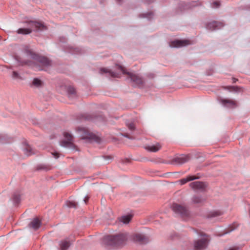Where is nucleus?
I'll list each match as a JSON object with an SVG mask.
<instances>
[{"label":"nucleus","mask_w":250,"mask_h":250,"mask_svg":"<svg viewBox=\"0 0 250 250\" xmlns=\"http://www.w3.org/2000/svg\"><path fill=\"white\" fill-rule=\"evenodd\" d=\"M222 214V212L220 211H214L212 212H211L209 215L208 216L209 217H214L218 216H220Z\"/></svg>","instance_id":"nucleus-26"},{"label":"nucleus","mask_w":250,"mask_h":250,"mask_svg":"<svg viewBox=\"0 0 250 250\" xmlns=\"http://www.w3.org/2000/svg\"><path fill=\"white\" fill-rule=\"evenodd\" d=\"M77 131L80 133L83 139L97 141L98 138L85 127H78Z\"/></svg>","instance_id":"nucleus-6"},{"label":"nucleus","mask_w":250,"mask_h":250,"mask_svg":"<svg viewBox=\"0 0 250 250\" xmlns=\"http://www.w3.org/2000/svg\"><path fill=\"white\" fill-rule=\"evenodd\" d=\"M198 177L193 175H188L186 178H183L179 181L181 185H184L188 182L198 179Z\"/></svg>","instance_id":"nucleus-18"},{"label":"nucleus","mask_w":250,"mask_h":250,"mask_svg":"<svg viewBox=\"0 0 250 250\" xmlns=\"http://www.w3.org/2000/svg\"><path fill=\"white\" fill-rule=\"evenodd\" d=\"M88 199H89V197L88 196H86L84 198L83 201L84 202H85V204H87L88 201Z\"/></svg>","instance_id":"nucleus-34"},{"label":"nucleus","mask_w":250,"mask_h":250,"mask_svg":"<svg viewBox=\"0 0 250 250\" xmlns=\"http://www.w3.org/2000/svg\"><path fill=\"white\" fill-rule=\"evenodd\" d=\"M28 24L34 30H42L46 29L45 26L41 22L30 21L28 22Z\"/></svg>","instance_id":"nucleus-9"},{"label":"nucleus","mask_w":250,"mask_h":250,"mask_svg":"<svg viewBox=\"0 0 250 250\" xmlns=\"http://www.w3.org/2000/svg\"><path fill=\"white\" fill-rule=\"evenodd\" d=\"M220 6V3L219 1H216L212 3V7L213 8H217Z\"/></svg>","instance_id":"nucleus-29"},{"label":"nucleus","mask_w":250,"mask_h":250,"mask_svg":"<svg viewBox=\"0 0 250 250\" xmlns=\"http://www.w3.org/2000/svg\"><path fill=\"white\" fill-rule=\"evenodd\" d=\"M118 1H121L122 0H117Z\"/></svg>","instance_id":"nucleus-37"},{"label":"nucleus","mask_w":250,"mask_h":250,"mask_svg":"<svg viewBox=\"0 0 250 250\" xmlns=\"http://www.w3.org/2000/svg\"><path fill=\"white\" fill-rule=\"evenodd\" d=\"M206 200V198L200 195H194L192 197V202L194 204H201Z\"/></svg>","instance_id":"nucleus-16"},{"label":"nucleus","mask_w":250,"mask_h":250,"mask_svg":"<svg viewBox=\"0 0 250 250\" xmlns=\"http://www.w3.org/2000/svg\"><path fill=\"white\" fill-rule=\"evenodd\" d=\"M101 73H108L109 75L113 78H119L120 77V73L113 72L106 68H103L101 69Z\"/></svg>","instance_id":"nucleus-17"},{"label":"nucleus","mask_w":250,"mask_h":250,"mask_svg":"<svg viewBox=\"0 0 250 250\" xmlns=\"http://www.w3.org/2000/svg\"><path fill=\"white\" fill-rule=\"evenodd\" d=\"M25 51L27 55L30 59L38 62L42 66L47 67L51 65V62L47 58L39 57L35 54L32 50L28 49H25Z\"/></svg>","instance_id":"nucleus-2"},{"label":"nucleus","mask_w":250,"mask_h":250,"mask_svg":"<svg viewBox=\"0 0 250 250\" xmlns=\"http://www.w3.org/2000/svg\"><path fill=\"white\" fill-rule=\"evenodd\" d=\"M29 225L34 229H37L40 227L41 221L39 219L35 218L31 222Z\"/></svg>","instance_id":"nucleus-19"},{"label":"nucleus","mask_w":250,"mask_h":250,"mask_svg":"<svg viewBox=\"0 0 250 250\" xmlns=\"http://www.w3.org/2000/svg\"><path fill=\"white\" fill-rule=\"evenodd\" d=\"M127 239V234L119 233L114 235H108L104 239V243L107 245L119 247L125 244Z\"/></svg>","instance_id":"nucleus-1"},{"label":"nucleus","mask_w":250,"mask_h":250,"mask_svg":"<svg viewBox=\"0 0 250 250\" xmlns=\"http://www.w3.org/2000/svg\"><path fill=\"white\" fill-rule=\"evenodd\" d=\"M190 44V42L187 40H176L171 42L169 45L172 47H183Z\"/></svg>","instance_id":"nucleus-8"},{"label":"nucleus","mask_w":250,"mask_h":250,"mask_svg":"<svg viewBox=\"0 0 250 250\" xmlns=\"http://www.w3.org/2000/svg\"><path fill=\"white\" fill-rule=\"evenodd\" d=\"M190 187L194 189H204L206 188V185L203 182L196 181L191 183Z\"/></svg>","instance_id":"nucleus-12"},{"label":"nucleus","mask_w":250,"mask_h":250,"mask_svg":"<svg viewBox=\"0 0 250 250\" xmlns=\"http://www.w3.org/2000/svg\"><path fill=\"white\" fill-rule=\"evenodd\" d=\"M171 208L176 214L183 218H186L189 216L188 210L183 205L174 203L172 205Z\"/></svg>","instance_id":"nucleus-3"},{"label":"nucleus","mask_w":250,"mask_h":250,"mask_svg":"<svg viewBox=\"0 0 250 250\" xmlns=\"http://www.w3.org/2000/svg\"><path fill=\"white\" fill-rule=\"evenodd\" d=\"M60 245L62 250H66L69 247L70 243L68 240H64L60 242Z\"/></svg>","instance_id":"nucleus-20"},{"label":"nucleus","mask_w":250,"mask_h":250,"mask_svg":"<svg viewBox=\"0 0 250 250\" xmlns=\"http://www.w3.org/2000/svg\"><path fill=\"white\" fill-rule=\"evenodd\" d=\"M201 236H202L203 238L195 241L194 242V249L196 250H200L205 249L207 247L209 240L208 237L205 234L202 233Z\"/></svg>","instance_id":"nucleus-5"},{"label":"nucleus","mask_w":250,"mask_h":250,"mask_svg":"<svg viewBox=\"0 0 250 250\" xmlns=\"http://www.w3.org/2000/svg\"><path fill=\"white\" fill-rule=\"evenodd\" d=\"M222 26H223L222 23L213 21L208 23L207 25V28L208 29L213 30L216 29H219Z\"/></svg>","instance_id":"nucleus-14"},{"label":"nucleus","mask_w":250,"mask_h":250,"mask_svg":"<svg viewBox=\"0 0 250 250\" xmlns=\"http://www.w3.org/2000/svg\"><path fill=\"white\" fill-rule=\"evenodd\" d=\"M133 240L140 243H145L147 241V239L145 236L140 234H137L134 235Z\"/></svg>","instance_id":"nucleus-15"},{"label":"nucleus","mask_w":250,"mask_h":250,"mask_svg":"<svg viewBox=\"0 0 250 250\" xmlns=\"http://www.w3.org/2000/svg\"><path fill=\"white\" fill-rule=\"evenodd\" d=\"M11 77L13 79L15 80H21L23 79L20 74L16 71H13L12 72Z\"/></svg>","instance_id":"nucleus-21"},{"label":"nucleus","mask_w":250,"mask_h":250,"mask_svg":"<svg viewBox=\"0 0 250 250\" xmlns=\"http://www.w3.org/2000/svg\"><path fill=\"white\" fill-rule=\"evenodd\" d=\"M234 82H235L236 80H235V79H234Z\"/></svg>","instance_id":"nucleus-38"},{"label":"nucleus","mask_w":250,"mask_h":250,"mask_svg":"<svg viewBox=\"0 0 250 250\" xmlns=\"http://www.w3.org/2000/svg\"><path fill=\"white\" fill-rule=\"evenodd\" d=\"M189 157L188 155H180L174 158L172 162L176 164H183L188 161Z\"/></svg>","instance_id":"nucleus-10"},{"label":"nucleus","mask_w":250,"mask_h":250,"mask_svg":"<svg viewBox=\"0 0 250 250\" xmlns=\"http://www.w3.org/2000/svg\"><path fill=\"white\" fill-rule=\"evenodd\" d=\"M233 226H235V227H231V229H230V230L229 231V232H230V231H232V230H234V229L236 228V227L237 226V225H236V224H233ZM228 232H229V231L225 232L224 233H228Z\"/></svg>","instance_id":"nucleus-32"},{"label":"nucleus","mask_w":250,"mask_h":250,"mask_svg":"<svg viewBox=\"0 0 250 250\" xmlns=\"http://www.w3.org/2000/svg\"><path fill=\"white\" fill-rule=\"evenodd\" d=\"M68 92L69 94H75V89L74 87L72 86H70L67 89Z\"/></svg>","instance_id":"nucleus-28"},{"label":"nucleus","mask_w":250,"mask_h":250,"mask_svg":"<svg viewBox=\"0 0 250 250\" xmlns=\"http://www.w3.org/2000/svg\"><path fill=\"white\" fill-rule=\"evenodd\" d=\"M14 200L15 202L18 203L19 201V196H14L13 197Z\"/></svg>","instance_id":"nucleus-31"},{"label":"nucleus","mask_w":250,"mask_h":250,"mask_svg":"<svg viewBox=\"0 0 250 250\" xmlns=\"http://www.w3.org/2000/svg\"><path fill=\"white\" fill-rule=\"evenodd\" d=\"M25 64H28V63L27 62H26L24 63Z\"/></svg>","instance_id":"nucleus-36"},{"label":"nucleus","mask_w":250,"mask_h":250,"mask_svg":"<svg viewBox=\"0 0 250 250\" xmlns=\"http://www.w3.org/2000/svg\"><path fill=\"white\" fill-rule=\"evenodd\" d=\"M221 103L225 106L229 107H233L236 106V102L231 99H222L221 100Z\"/></svg>","instance_id":"nucleus-13"},{"label":"nucleus","mask_w":250,"mask_h":250,"mask_svg":"<svg viewBox=\"0 0 250 250\" xmlns=\"http://www.w3.org/2000/svg\"><path fill=\"white\" fill-rule=\"evenodd\" d=\"M52 154L55 158H58L59 157V154L58 153H52Z\"/></svg>","instance_id":"nucleus-33"},{"label":"nucleus","mask_w":250,"mask_h":250,"mask_svg":"<svg viewBox=\"0 0 250 250\" xmlns=\"http://www.w3.org/2000/svg\"><path fill=\"white\" fill-rule=\"evenodd\" d=\"M32 32V29L30 28H20L18 30L17 33L18 34H29Z\"/></svg>","instance_id":"nucleus-22"},{"label":"nucleus","mask_w":250,"mask_h":250,"mask_svg":"<svg viewBox=\"0 0 250 250\" xmlns=\"http://www.w3.org/2000/svg\"><path fill=\"white\" fill-rule=\"evenodd\" d=\"M24 151L25 154L27 156H30L33 154H34V152L33 151L32 148L29 145L26 146Z\"/></svg>","instance_id":"nucleus-24"},{"label":"nucleus","mask_w":250,"mask_h":250,"mask_svg":"<svg viewBox=\"0 0 250 250\" xmlns=\"http://www.w3.org/2000/svg\"><path fill=\"white\" fill-rule=\"evenodd\" d=\"M127 125H128V128L131 130H133L135 128V126H134V125L133 123H130V124H128Z\"/></svg>","instance_id":"nucleus-30"},{"label":"nucleus","mask_w":250,"mask_h":250,"mask_svg":"<svg viewBox=\"0 0 250 250\" xmlns=\"http://www.w3.org/2000/svg\"><path fill=\"white\" fill-rule=\"evenodd\" d=\"M116 66L120 72L127 75L135 84L140 85L143 83V80L141 77L132 73L126 72L125 69L121 65H116Z\"/></svg>","instance_id":"nucleus-4"},{"label":"nucleus","mask_w":250,"mask_h":250,"mask_svg":"<svg viewBox=\"0 0 250 250\" xmlns=\"http://www.w3.org/2000/svg\"><path fill=\"white\" fill-rule=\"evenodd\" d=\"M38 70H43L44 68H38L37 66L35 65V66Z\"/></svg>","instance_id":"nucleus-35"},{"label":"nucleus","mask_w":250,"mask_h":250,"mask_svg":"<svg viewBox=\"0 0 250 250\" xmlns=\"http://www.w3.org/2000/svg\"><path fill=\"white\" fill-rule=\"evenodd\" d=\"M161 148L162 145L159 143H157L155 144L149 145L145 147L146 149L149 151L153 152H157L158 151L160 150Z\"/></svg>","instance_id":"nucleus-11"},{"label":"nucleus","mask_w":250,"mask_h":250,"mask_svg":"<svg viewBox=\"0 0 250 250\" xmlns=\"http://www.w3.org/2000/svg\"><path fill=\"white\" fill-rule=\"evenodd\" d=\"M66 205L69 208H76L77 206V204L74 201H68Z\"/></svg>","instance_id":"nucleus-27"},{"label":"nucleus","mask_w":250,"mask_h":250,"mask_svg":"<svg viewBox=\"0 0 250 250\" xmlns=\"http://www.w3.org/2000/svg\"><path fill=\"white\" fill-rule=\"evenodd\" d=\"M131 217L132 216L131 215L124 216L122 217L121 221L123 222L124 224H127L130 221Z\"/></svg>","instance_id":"nucleus-25"},{"label":"nucleus","mask_w":250,"mask_h":250,"mask_svg":"<svg viewBox=\"0 0 250 250\" xmlns=\"http://www.w3.org/2000/svg\"><path fill=\"white\" fill-rule=\"evenodd\" d=\"M65 139L61 142L62 146L68 147L72 148H76V146L73 144V137L68 132L64 133Z\"/></svg>","instance_id":"nucleus-7"},{"label":"nucleus","mask_w":250,"mask_h":250,"mask_svg":"<svg viewBox=\"0 0 250 250\" xmlns=\"http://www.w3.org/2000/svg\"><path fill=\"white\" fill-rule=\"evenodd\" d=\"M32 84L36 87H39L42 85V82L40 79L35 78L33 80Z\"/></svg>","instance_id":"nucleus-23"}]
</instances>
